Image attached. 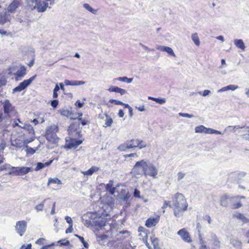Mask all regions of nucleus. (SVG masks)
Listing matches in <instances>:
<instances>
[{
    "label": "nucleus",
    "instance_id": "1",
    "mask_svg": "<svg viewBox=\"0 0 249 249\" xmlns=\"http://www.w3.org/2000/svg\"><path fill=\"white\" fill-rule=\"evenodd\" d=\"M172 199L174 215L178 217L182 216L188 207L184 196L181 193H177L172 196Z\"/></svg>",
    "mask_w": 249,
    "mask_h": 249
},
{
    "label": "nucleus",
    "instance_id": "2",
    "mask_svg": "<svg viewBox=\"0 0 249 249\" xmlns=\"http://www.w3.org/2000/svg\"><path fill=\"white\" fill-rule=\"evenodd\" d=\"M146 146V144L142 140L138 139H132L130 141H127L124 143L121 144L118 147V149L120 151H125L127 149L138 147L141 149Z\"/></svg>",
    "mask_w": 249,
    "mask_h": 249
},
{
    "label": "nucleus",
    "instance_id": "3",
    "mask_svg": "<svg viewBox=\"0 0 249 249\" xmlns=\"http://www.w3.org/2000/svg\"><path fill=\"white\" fill-rule=\"evenodd\" d=\"M58 130V128L56 125H52L48 126L46 129L45 137L46 139L50 142L53 143H56L58 142L59 138L57 136L56 133Z\"/></svg>",
    "mask_w": 249,
    "mask_h": 249
},
{
    "label": "nucleus",
    "instance_id": "4",
    "mask_svg": "<svg viewBox=\"0 0 249 249\" xmlns=\"http://www.w3.org/2000/svg\"><path fill=\"white\" fill-rule=\"evenodd\" d=\"M8 169H10L9 175L13 176H23L32 171V168L28 167H13L8 165Z\"/></svg>",
    "mask_w": 249,
    "mask_h": 249
},
{
    "label": "nucleus",
    "instance_id": "5",
    "mask_svg": "<svg viewBox=\"0 0 249 249\" xmlns=\"http://www.w3.org/2000/svg\"><path fill=\"white\" fill-rule=\"evenodd\" d=\"M146 167L144 172V175L153 178H157L158 174V169L153 163L146 161Z\"/></svg>",
    "mask_w": 249,
    "mask_h": 249
},
{
    "label": "nucleus",
    "instance_id": "6",
    "mask_svg": "<svg viewBox=\"0 0 249 249\" xmlns=\"http://www.w3.org/2000/svg\"><path fill=\"white\" fill-rule=\"evenodd\" d=\"M146 165V161L144 160L137 161L133 167L132 172L135 176L143 174L144 175Z\"/></svg>",
    "mask_w": 249,
    "mask_h": 249
},
{
    "label": "nucleus",
    "instance_id": "7",
    "mask_svg": "<svg viewBox=\"0 0 249 249\" xmlns=\"http://www.w3.org/2000/svg\"><path fill=\"white\" fill-rule=\"evenodd\" d=\"M2 107V109L6 117H9L10 114L13 112L15 110V107L8 99H5L0 101Z\"/></svg>",
    "mask_w": 249,
    "mask_h": 249
},
{
    "label": "nucleus",
    "instance_id": "8",
    "mask_svg": "<svg viewBox=\"0 0 249 249\" xmlns=\"http://www.w3.org/2000/svg\"><path fill=\"white\" fill-rule=\"evenodd\" d=\"M195 132L196 133H205V134H221L222 133L218 130L213 129L211 128H207L203 125L197 126L195 128Z\"/></svg>",
    "mask_w": 249,
    "mask_h": 249
},
{
    "label": "nucleus",
    "instance_id": "9",
    "mask_svg": "<svg viewBox=\"0 0 249 249\" xmlns=\"http://www.w3.org/2000/svg\"><path fill=\"white\" fill-rule=\"evenodd\" d=\"M36 77V75H34L29 79L25 80L23 82L20 83L18 86L13 89V92H16L21 91L22 90L27 88L29 85H30L31 83L35 79Z\"/></svg>",
    "mask_w": 249,
    "mask_h": 249
},
{
    "label": "nucleus",
    "instance_id": "10",
    "mask_svg": "<svg viewBox=\"0 0 249 249\" xmlns=\"http://www.w3.org/2000/svg\"><path fill=\"white\" fill-rule=\"evenodd\" d=\"M27 226V223L25 220L18 221L16 222L15 230L20 235L22 236L25 233Z\"/></svg>",
    "mask_w": 249,
    "mask_h": 249
},
{
    "label": "nucleus",
    "instance_id": "11",
    "mask_svg": "<svg viewBox=\"0 0 249 249\" xmlns=\"http://www.w3.org/2000/svg\"><path fill=\"white\" fill-rule=\"evenodd\" d=\"M83 142L80 140H76L73 138L66 139V148L68 149H75Z\"/></svg>",
    "mask_w": 249,
    "mask_h": 249
},
{
    "label": "nucleus",
    "instance_id": "12",
    "mask_svg": "<svg viewBox=\"0 0 249 249\" xmlns=\"http://www.w3.org/2000/svg\"><path fill=\"white\" fill-rule=\"evenodd\" d=\"M94 227L96 230L100 231L103 230V228L105 226L111 229V225L107 223L106 220L103 218H99L97 220L94 222Z\"/></svg>",
    "mask_w": 249,
    "mask_h": 249
},
{
    "label": "nucleus",
    "instance_id": "13",
    "mask_svg": "<svg viewBox=\"0 0 249 249\" xmlns=\"http://www.w3.org/2000/svg\"><path fill=\"white\" fill-rule=\"evenodd\" d=\"M238 198V196L230 197L227 195H224L221 197L220 203L221 206L223 207H226L228 206L229 201L233 202L236 201Z\"/></svg>",
    "mask_w": 249,
    "mask_h": 249
},
{
    "label": "nucleus",
    "instance_id": "14",
    "mask_svg": "<svg viewBox=\"0 0 249 249\" xmlns=\"http://www.w3.org/2000/svg\"><path fill=\"white\" fill-rule=\"evenodd\" d=\"M177 234L180 237L181 239L183 240L184 242L187 243L192 242V240L190 235V234L186 229L183 228L179 230L178 231Z\"/></svg>",
    "mask_w": 249,
    "mask_h": 249
},
{
    "label": "nucleus",
    "instance_id": "15",
    "mask_svg": "<svg viewBox=\"0 0 249 249\" xmlns=\"http://www.w3.org/2000/svg\"><path fill=\"white\" fill-rule=\"evenodd\" d=\"M26 68L25 66H22L19 69L15 72L14 74L16 75L15 79L17 81H19L26 74Z\"/></svg>",
    "mask_w": 249,
    "mask_h": 249
},
{
    "label": "nucleus",
    "instance_id": "16",
    "mask_svg": "<svg viewBox=\"0 0 249 249\" xmlns=\"http://www.w3.org/2000/svg\"><path fill=\"white\" fill-rule=\"evenodd\" d=\"M208 241L209 242V244L217 248H220V242L218 240L215 234L212 233L210 236L208 238Z\"/></svg>",
    "mask_w": 249,
    "mask_h": 249
},
{
    "label": "nucleus",
    "instance_id": "17",
    "mask_svg": "<svg viewBox=\"0 0 249 249\" xmlns=\"http://www.w3.org/2000/svg\"><path fill=\"white\" fill-rule=\"evenodd\" d=\"M160 220L159 216L156 217H150L148 218L145 222V226L147 228H152L156 226Z\"/></svg>",
    "mask_w": 249,
    "mask_h": 249
},
{
    "label": "nucleus",
    "instance_id": "18",
    "mask_svg": "<svg viewBox=\"0 0 249 249\" xmlns=\"http://www.w3.org/2000/svg\"><path fill=\"white\" fill-rule=\"evenodd\" d=\"M156 49L162 52H165L169 55L174 57L176 56L175 53H174L173 49L169 47L164 46H158L157 47Z\"/></svg>",
    "mask_w": 249,
    "mask_h": 249
},
{
    "label": "nucleus",
    "instance_id": "19",
    "mask_svg": "<svg viewBox=\"0 0 249 249\" xmlns=\"http://www.w3.org/2000/svg\"><path fill=\"white\" fill-rule=\"evenodd\" d=\"M106 201L107 202V205H104V206H103V208L105 209L106 211H109L112 210L114 205V199L111 197H107L106 198Z\"/></svg>",
    "mask_w": 249,
    "mask_h": 249
},
{
    "label": "nucleus",
    "instance_id": "20",
    "mask_svg": "<svg viewBox=\"0 0 249 249\" xmlns=\"http://www.w3.org/2000/svg\"><path fill=\"white\" fill-rule=\"evenodd\" d=\"M48 7V3L44 1H39L36 5V8H37L38 12H43L46 11L47 8Z\"/></svg>",
    "mask_w": 249,
    "mask_h": 249
},
{
    "label": "nucleus",
    "instance_id": "21",
    "mask_svg": "<svg viewBox=\"0 0 249 249\" xmlns=\"http://www.w3.org/2000/svg\"><path fill=\"white\" fill-rule=\"evenodd\" d=\"M99 170V168L97 166H93L88 170L86 171H82L81 173L84 176H90L94 173L97 172Z\"/></svg>",
    "mask_w": 249,
    "mask_h": 249
},
{
    "label": "nucleus",
    "instance_id": "22",
    "mask_svg": "<svg viewBox=\"0 0 249 249\" xmlns=\"http://www.w3.org/2000/svg\"><path fill=\"white\" fill-rule=\"evenodd\" d=\"M19 4V2L18 0H14L7 7L8 12L9 13L14 12L18 7Z\"/></svg>",
    "mask_w": 249,
    "mask_h": 249
},
{
    "label": "nucleus",
    "instance_id": "23",
    "mask_svg": "<svg viewBox=\"0 0 249 249\" xmlns=\"http://www.w3.org/2000/svg\"><path fill=\"white\" fill-rule=\"evenodd\" d=\"M234 44L238 49L242 51H245L246 48L245 44L241 39H235L234 40Z\"/></svg>",
    "mask_w": 249,
    "mask_h": 249
},
{
    "label": "nucleus",
    "instance_id": "24",
    "mask_svg": "<svg viewBox=\"0 0 249 249\" xmlns=\"http://www.w3.org/2000/svg\"><path fill=\"white\" fill-rule=\"evenodd\" d=\"M246 174L244 172H235L231 174V178H234L236 180L241 179L245 177Z\"/></svg>",
    "mask_w": 249,
    "mask_h": 249
},
{
    "label": "nucleus",
    "instance_id": "25",
    "mask_svg": "<svg viewBox=\"0 0 249 249\" xmlns=\"http://www.w3.org/2000/svg\"><path fill=\"white\" fill-rule=\"evenodd\" d=\"M118 196L120 198L124 200H127L130 196L128 191L126 189H122Z\"/></svg>",
    "mask_w": 249,
    "mask_h": 249
},
{
    "label": "nucleus",
    "instance_id": "26",
    "mask_svg": "<svg viewBox=\"0 0 249 249\" xmlns=\"http://www.w3.org/2000/svg\"><path fill=\"white\" fill-rule=\"evenodd\" d=\"M10 15L6 12L1 13L0 15V24L3 25L10 20Z\"/></svg>",
    "mask_w": 249,
    "mask_h": 249
},
{
    "label": "nucleus",
    "instance_id": "27",
    "mask_svg": "<svg viewBox=\"0 0 249 249\" xmlns=\"http://www.w3.org/2000/svg\"><path fill=\"white\" fill-rule=\"evenodd\" d=\"M237 89H238V86L235 85H229L219 89L218 90V92H222L229 90H235Z\"/></svg>",
    "mask_w": 249,
    "mask_h": 249
},
{
    "label": "nucleus",
    "instance_id": "28",
    "mask_svg": "<svg viewBox=\"0 0 249 249\" xmlns=\"http://www.w3.org/2000/svg\"><path fill=\"white\" fill-rule=\"evenodd\" d=\"M233 217L241 220L244 223H247L249 222V219L246 217L243 214L236 213L233 214Z\"/></svg>",
    "mask_w": 249,
    "mask_h": 249
},
{
    "label": "nucleus",
    "instance_id": "29",
    "mask_svg": "<svg viewBox=\"0 0 249 249\" xmlns=\"http://www.w3.org/2000/svg\"><path fill=\"white\" fill-rule=\"evenodd\" d=\"M191 38L196 46H198L200 45V42L199 40V38L196 33L193 34L191 36Z\"/></svg>",
    "mask_w": 249,
    "mask_h": 249
},
{
    "label": "nucleus",
    "instance_id": "30",
    "mask_svg": "<svg viewBox=\"0 0 249 249\" xmlns=\"http://www.w3.org/2000/svg\"><path fill=\"white\" fill-rule=\"evenodd\" d=\"M20 127L27 130L29 134H34V129L33 127L29 124H23V125L20 126Z\"/></svg>",
    "mask_w": 249,
    "mask_h": 249
},
{
    "label": "nucleus",
    "instance_id": "31",
    "mask_svg": "<svg viewBox=\"0 0 249 249\" xmlns=\"http://www.w3.org/2000/svg\"><path fill=\"white\" fill-rule=\"evenodd\" d=\"M114 80L119 81L123 82H125L126 83H131L133 81V78H129L127 77H120L117 78H115Z\"/></svg>",
    "mask_w": 249,
    "mask_h": 249
},
{
    "label": "nucleus",
    "instance_id": "32",
    "mask_svg": "<svg viewBox=\"0 0 249 249\" xmlns=\"http://www.w3.org/2000/svg\"><path fill=\"white\" fill-rule=\"evenodd\" d=\"M52 184H57L60 185L62 184L61 181L57 178H50L48 180V185H51Z\"/></svg>",
    "mask_w": 249,
    "mask_h": 249
},
{
    "label": "nucleus",
    "instance_id": "33",
    "mask_svg": "<svg viewBox=\"0 0 249 249\" xmlns=\"http://www.w3.org/2000/svg\"><path fill=\"white\" fill-rule=\"evenodd\" d=\"M38 2L37 0H29L28 5L31 10H34L36 8Z\"/></svg>",
    "mask_w": 249,
    "mask_h": 249
},
{
    "label": "nucleus",
    "instance_id": "34",
    "mask_svg": "<svg viewBox=\"0 0 249 249\" xmlns=\"http://www.w3.org/2000/svg\"><path fill=\"white\" fill-rule=\"evenodd\" d=\"M111 186H112V181H110L109 183H108L107 185V189L110 192V193L111 195L115 196V194L116 190L117 189L114 187L112 188Z\"/></svg>",
    "mask_w": 249,
    "mask_h": 249
},
{
    "label": "nucleus",
    "instance_id": "35",
    "mask_svg": "<svg viewBox=\"0 0 249 249\" xmlns=\"http://www.w3.org/2000/svg\"><path fill=\"white\" fill-rule=\"evenodd\" d=\"M83 7L88 11H89L92 14H96L97 13V10L93 9L89 4L85 3L83 4Z\"/></svg>",
    "mask_w": 249,
    "mask_h": 249
},
{
    "label": "nucleus",
    "instance_id": "36",
    "mask_svg": "<svg viewBox=\"0 0 249 249\" xmlns=\"http://www.w3.org/2000/svg\"><path fill=\"white\" fill-rule=\"evenodd\" d=\"M46 199H44L43 201H42L40 203L37 205L35 207V209L37 211H42L43 209V207L45 204V202L46 201Z\"/></svg>",
    "mask_w": 249,
    "mask_h": 249
},
{
    "label": "nucleus",
    "instance_id": "37",
    "mask_svg": "<svg viewBox=\"0 0 249 249\" xmlns=\"http://www.w3.org/2000/svg\"><path fill=\"white\" fill-rule=\"evenodd\" d=\"M238 196L239 197L238 199L236 201H234L233 202V203L236 202L233 204L232 208L233 209H238V208L241 207L242 206L241 203H240V201L237 202V201L239 200V198H245L244 196Z\"/></svg>",
    "mask_w": 249,
    "mask_h": 249
},
{
    "label": "nucleus",
    "instance_id": "38",
    "mask_svg": "<svg viewBox=\"0 0 249 249\" xmlns=\"http://www.w3.org/2000/svg\"><path fill=\"white\" fill-rule=\"evenodd\" d=\"M138 231L139 232H143L144 234L143 238L145 237L146 238L147 237V230L142 227H140L138 229Z\"/></svg>",
    "mask_w": 249,
    "mask_h": 249
},
{
    "label": "nucleus",
    "instance_id": "39",
    "mask_svg": "<svg viewBox=\"0 0 249 249\" xmlns=\"http://www.w3.org/2000/svg\"><path fill=\"white\" fill-rule=\"evenodd\" d=\"M75 236L79 239V240L81 241V242L83 244V246H84L85 248H86L87 249L89 248L88 243L85 241L84 238L82 236H79L77 234H76Z\"/></svg>",
    "mask_w": 249,
    "mask_h": 249
},
{
    "label": "nucleus",
    "instance_id": "40",
    "mask_svg": "<svg viewBox=\"0 0 249 249\" xmlns=\"http://www.w3.org/2000/svg\"><path fill=\"white\" fill-rule=\"evenodd\" d=\"M185 176V173L182 172H179L177 174V180L180 181Z\"/></svg>",
    "mask_w": 249,
    "mask_h": 249
},
{
    "label": "nucleus",
    "instance_id": "41",
    "mask_svg": "<svg viewBox=\"0 0 249 249\" xmlns=\"http://www.w3.org/2000/svg\"><path fill=\"white\" fill-rule=\"evenodd\" d=\"M197 93L205 97L208 96L209 94H210L211 93V91L210 90L205 89L203 91H198Z\"/></svg>",
    "mask_w": 249,
    "mask_h": 249
},
{
    "label": "nucleus",
    "instance_id": "42",
    "mask_svg": "<svg viewBox=\"0 0 249 249\" xmlns=\"http://www.w3.org/2000/svg\"><path fill=\"white\" fill-rule=\"evenodd\" d=\"M112 123H113L112 119L111 118H110V117H107V119L106 120V122H105L106 126H111V125L112 124Z\"/></svg>",
    "mask_w": 249,
    "mask_h": 249
},
{
    "label": "nucleus",
    "instance_id": "43",
    "mask_svg": "<svg viewBox=\"0 0 249 249\" xmlns=\"http://www.w3.org/2000/svg\"><path fill=\"white\" fill-rule=\"evenodd\" d=\"M5 147V143L4 141L2 139H0V153L2 152Z\"/></svg>",
    "mask_w": 249,
    "mask_h": 249
},
{
    "label": "nucleus",
    "instance_id": "44",
    "mask_svg": "<svg viewBox=\"0 0 249 249\" xmlns=\"http://www.w3.org/2000/svg\"><path fill=\"white\" fill-rule=\"evenodd\" d=\"M109 103L114 104L116 105H121L124 104V103L122 102L115 99H110L109 100Z\"/></svg>",
    "mask_w": 249,
    "mask_h": 249
},
{
    "label": "nucleus",
    "instance_id": "45",
    "mask_svg": "<svg viewBox=\"0 0 249 249\" xmlns=\"http://www.w3.org/2000/svg\"><path fill=\"white\" fill-rule=\"evenodd\" d=\"M244 127H245L244 126H240L239 125H235V126L229 125L225 128V131L227 130L229 128H232L233 129V131L235 132V130L239 129V128H244Z\"/></svg>",
    "mask_w": 249,
    "mask_h": 249
},
{
    "label": "nucleus",
    "instance_id": "46",
    "mask_svg": "<svg viewBox=\"0 0 249 249\" xmlns=\"http://www.w3.org/2000/svg\"><path fill=\"white\" fill-rule=\"evenodd\" d=\"M232 244L235 247L240 248L241 246V242L239 241L233 240L232 241Z\"/></svg>",
    "mask_w": 249,
    "mask_h": 249
},
{
    "label": "nucleus",
    "instance_id": "47",
    "mask_svg": "<svg viewBox=\"0 0 249 249\" xmlns=\"http://www.w3.org/2000/svg\"><path fill=\"white\" fill-rule=\"evenodd\" d=\"M44 167V164L42 162H37L36 166L35 169V171H38Z\"/></svg>",
    "mask_w": 249,
    "mask_h": 249
},
{
    "label": "nucleus",
    "instance_id": "48",
    "mask_svg": "<svg viewBox=\"0 0 249 249\" xmlns=\"http://www.w3.org/2000/svg\"><path fill=\"white\" fill-rule=\"evenodd\" d=\"M119 88L118 87L112 86L108 89L109 92H114L118 93Z\"/></svg>",
    "mask_w": 249,
    "mask_h": 249
},
{
    "label": "nucleus",
    "instance_id": "49",
    "mask_svg": "<svg viewBox=\"0 0 249 249\" xmlns=\"http://www.w3.org/2000/svg\"><path fill=\"white\" fill-rule=\"evenodd\" d=\"M168 206L170 208H173V205L171 204V202L170 201H165L162 208L165 209Z\"/></svg>",
    "mask_w": 249,
    "mask_h": 249
},
{
    "label": "nucleus",
    "instance_id": "50",
    "mask_svg": "<svg viewBox=\"0 0 249 249\" xmlns=\"http://www.w3.org/2000/svg\"><path fill=\"white\" fill-rule=\"evenodd\" d=\"M97 240L100 242L101 240H104L107 238V236L104 234L98 235L96 236Z\"/></svg>",
    "mask_w": 249,
    "mask_h": 249
},
{
    "label": "nucleus",
    "instance_id": "51",
    "mask_svg": "<svg viewBox=\"0 0 249 249\" xmlns=\"http://www.w3.org/2000/svg\"><path fill=\"white\" fill-rule=\"evenodd\" d=\"M58 243H60V245H61V246H68L70 245L69 241L66 240H59L58 241Z\"/></svg>",
    "mask_w": 249,
    "mask_h": 249
},
{
    "label": "nucleus",
    "instance_id": "52",
    "mask_svg": "<svg viewBox=\"0 0 249 249\" xmlns=\"http://www.w3.org/2000/svg\"><path fill=\"white\" fill-rule=\"evenodd\" d=\"M85 84V82L83 81H73V86H79Z\"/></svg>",
    "mask_w": 249,
    "mask_h": 249
},
{
    "label": "nucleus",
    "instance_id": "53",
    "mask_svg": "<svg viewBox=\"0 0 249 249\" xmlns=\"http://www.w3.org/2000/svg\"><path fill=\"white\" fill-rule=\"evenodd\" d=\"M178 115L180 116L183 117L189 118H191L193 117V115L189 114H188V113H181V112H180V113H179Z\"/></svg>",
    "mask_w": 249,
    "mask_h": 249
},
{
    "label": "nucleus",
    "instance_id": "54",
    "mask_svg": "<svg viewBox=\"0 0 249 249\" xmlns=\"http://www.w3.org/2000/svg\"><path fill=\"white\" fill-rule=\"evenodd\" d=\"M58 101L57 100H53L52 101L51 103V106L54 108H55L57 107V106H58Z\"/></svg>",
    "mask_w": 249,
    "mask_h": 249
},
{
    "label": "nucleus",
    "instance_id": "55",
    "mask_svg": "<svg viewBox=\"0 0 249 249\" xmlns=\"http://www.w3.org/2000/svg\"><path fill=\"white\" fill-rule=\"evenodd\" d=\"M134 196L135 197L141 198L140 192L137 189H135L134 190Z\"/></svg>",
    "mask_w": 249,
    "mask_h": 249
},
{
    "label": "nucleus",
    "instance_id": "56",
    "mask_svg": "<svg viewBox=\"0 0 249 249\" xmlns=\"http://www.w3.org/2000/svg\"><path fill=\"white\" fill-rule=\"evenodd\" d=\"M118 93H120L121 95H124L127 93V91L125 89L119 88Z\"/></svg>",
    "mask_w": 249,
    "mask_h": 249
},
{
    "label": "nucleus",
    "instance_id": "57",
    "mask_svg": "<svg viewBox=\"0 0 249 249\" xmlns=\"http://www.w3.org/2000/svg\"><path fill=\"white\" fill-rule=\"evenodd\" d=\"M203 219L207 221L209 224L211 223L212 219L210 215H206L203 217Z\"/></svg>",
    "mask_w": 249,
    "mask_h": 249
},
{
    "label": "nucleus",
    "instance_id": "58",
    "mask_svg": "<svg viewBox=\"0 0 249 249\" xmlns=\"http://www.w3.org/2000/svg\"><path fill=\"white\" fill-rule=\"evenodd\" d=\"M166 102V99L165 98H158L157 102L160 104H163Z\"/></svg>",
    "mask_w": 249,
    "mask_h": 249
},
{
    "label": "nucleus",
    "instance_id": "59",
    "mask_svg": "<svg viewBox=\"0 0 249 249\" xmlns=\"http://www.w3.org/2000/svg\"><path fill=\"white\" fill-rule=\"evenodd\" d=\"M54 244L53 243L51 245L44 246L43 247H42L40 249H54L53 246Z\"/></svg>",
    "mask_w": 249,
    "mask_h": 249
},
{
    "label": "nucleus",
    "instance_id": "60",
    "mask_svg": "<svg viewBox=\"0 0 249 249\" xmlns=\"http://www.w3.org/2000/svg\"><path fill=\"white\" fill-rule=\"evenodd\" d=\"M65 220H66L67 222L70 225H72V220L70 216H66L65 217Z\"/></svg>",
    "mask_w": 249,
    "mask_h": 249
},
{
    "label": "nucleus",
    "instance_id": "61",
    "mask_svg": "<svg viewBox=\"0 0 249 249\" xmlns=\"http://www.w3.org/2000/svg\"><path fill=\"white\" fill-rule=\"evenodd\" d=\"M32 245L31 244H29L27 245H23L20 248V249H32Z\"/></svg>",
    "mask_w": 249,
    "mask_h": 249
},
{
    "label": "nucleus",
    "instance_id": "62",
    "mask_svg": "<svg viewBox=\"0 0 249 249\" xmlns=\"http://www.w3.org/2000/svg\"><path fill=\"white\" fill-rule=\"evenodd\" d=\"M36 152V150L32 148H27V154H29L32 155L34 154Z\"/></svg>",
    "mask_w": 249,
    "mask_h": 249
},
{
    "label": "nucleus",
    "instance_id": "63",
    "mask_svg": "<svg viewBox=\"0 0 249 249\" xmlns=\"http://www.w3.org/2000/svg\"><path fill=\"white\" fill-rule=\"evenodd\" d=\"M151 240L154 247L158 245V239L156 238H151Z\"/></svg>",
    "mask_w": 249,
    "mask_h": 249
},
{
    "label": "nucleus",
    "instance_id": "64",
    "mask_svg": "<svg viewBox=\"0 0 249 249\" xmlns=\"http://www.w3.org/2000/svg\"><path fill=\"white\" fill-rule=\"evenodd\" d=\"M65 84L66 86H73V81H70L69 80H65L64 81Z\"/></svg>",
    "mask_w": 249,
    "mask_h": 249
}]
</instances>
